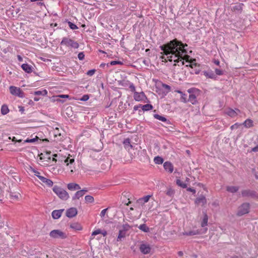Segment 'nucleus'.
Returning a JSON list of instances; mask_svg holds the SVG:
<instances>
[{"instance_id": "obj_1", "label": "nucleus", "mask_w": 258, "mask_h": 258, "mask_svg": "<svg viewBox=\"0 0 258 258\" xmlns=\"http://www.w3.org/2000/svg\"><path fill=\"white\" fill-rule=\"evenodd\" d=\"M187 46L186 43H182L181 41L175 38L169 42L160 46V49L163 51L162 54L168 55L169 60L171 61L173 57H180L183 54L187 53V51L185 48Z\"/></svg>"}, {"instance_id": "obj_2", "label": "nucleus", "mask_w": 258, "mask_h": 258, "mask_svg": "<svg viewBox=\"0 0 258 258\" xmlns=\"http://www.w3.org/2000/svg\"><path fill=\"white\" fill-rule=\"evenodd\" d=\"M53 192L62 200L66 201L69 198L67 191L62 188L55 185L52 188Z\"/></svg>"}, {"instance_id": "obj_3", "label": "nucleus", "mask_w": 258, "mask_h": 258, "mask_svg": "<svg viewBox=\"0 0 258 258\" xmlns=\"http://www.w3.org/2000/svg\"><path fill=\"white\" fill-rule=\"evenodd\" d=\"M60 44L73 48H78L79 47V44L77 41L68 37H63L60 42Z\"/></svg>"}, {"instance_id": "obj_4", "label": "nucleus", "mask_w": 258, "mask_h": 258, "mask_svg": "<svg viewBox=\"0 0 258 258\" xmlns=\"http://www.w3.org/2000/svg\"><path fill=\"white\" fill-rule=\"evenodd\" d=\"M249 204L248 203H244L238 207L236 215L240 217L248 214L249 212Z\"/></svg>"}, {"instance_id": "obj_5", "label": "nucleus", "mask_w": 258, "mask_h": 258, "mask_svg": "<svg viewBox=\"0 0 258 258\" xmlns=\"http://www.w3.org/2000/svg\"><path fill=\"white\" fill-rule=\"evenodd\" d=\"M49 236L53 238L62 239L66 238L67 237L66 233L58 229L52 230L49 233Z\"/></svg>"}, {"instance_id": "obj_6", "label": "nucleus", "mask_w": 258, "mask_h": 258, "mask_svg": "<svg viewBox=\"0 0 258 258\" xmlns=\"http://www.w3.org/2000/svg\"><path fill=\"white\" fill-rule=\"evenodd\" d=\"M9 89L10 93L13 95L18 96L21 98L25 97L24 93L20 88L11 86L10 87Z\"/></svg>"}, {"instance_id": "obj_7", "label": "nucleus", "mask_w": 258, "mask_h": 258, "mask_svg": "<svg viewBox=\"0 0 258 258\" xmlns=\"http://www.w3.org/2000/svg\"><path fill=\"white\" fill-rule=\"evenodd\" d=\"M241 195L243 197H251L252 198H257L258 195L254 190L250 189H245L241 191Z\"/></svg>"}, {"instance_id": "obj_8", "label": "nucleus", "mask_w": 258, "mask_h": 258, "mask_svg": "<svg viewBox=\"0 0 258 258\" xmlns=\"http://www.w3.org/2000/svg\"><path fill=\"white\" fill-rule=\"evenodd\" d=\"M139 249L143 254H147L150 252L151 247L149 244L142 243L139 247Z\"/></svg>"}, {"instance_id": "obj_9", "label": "nucleus", "mask_w": 258, "mask_h": 258, "mask_svg": "<svg viewBox=\"0 0 258 258\" xmlns=\"http://www.w3.org/2000/svg\"><path fill=\"white\" fill-rule=\"evenodd\" d=\"M134 98L137 101H143L144 99H147V97L143 92L138 93L135 92L134 93Z\"/></svg>"}, {"instance_id": "obj_10", "label": "nucleus", "mask_w": 258, "mask_h": 258, "mask_svg": "<svg viewBox=\"0 0 258 258\" xmlns=\"http://www.w3.org/2000/svg\"><path fill=\"white\" fill-rule=\"evenodd\" d=\"M78 213L77 210L76 208H71L66 211V216L68 218H73L77 215Z\"/></svg>"}, {"instance_id": "obj_11", "label": "nucleus", "mask_w": 258, "mask_h": 258, "mask_svg": "<svg viewBox=\"0 0 258 258\" xmlns=\"http://www.w3.org/2000/svg\"><path fill=\"white\" fill-rule=\"evenodd\" d=\"M36 176L43 183H45L48 186L51 187L53 185V182L51 180L47 179L42 176L36 174Z\"/></svg>"}, {"instance_id": "obj_12", "label": "nucleus", "mask_w": 258, "mask_h": 258, "mask_svg": "<svg viewBox=\"0 0 258 258\" xmlns=\"http://www.w3.org/2000/svg\"><path fill=\"white\" fill-rule=\"evenodd\" d=\"M153 116L155 118L165 122V124L167 125H169L171 124V122L163 116L160 115L158 114H154Z\"/></svg>"}, {"instance_id": "obj_13", "label": "nucleus", "mask_w": 258, "mask_h": 258, "mask_svg": "<svg viewBox=\"0 0 258 258\" xmlns=\"http://www.w3.org/2000/svg\"><path fill=\"white\" fill-rule=\"evenodd\" d=\"M64 209L55 210L52 211L51 213L52 217L54 219H58L60 217Z\"/></svg>"}, {"instance_id": "obj_14", "label": "nucleus", "mask_w": 258, "mask_h": 258, "mask_svg": "<svg viewBox=\"0 0 258 258\" xmlns=\"http://www.w3.org/2000/svg\"><path fill=\"white\" fill-rule=\"evenodd\" d=\"M196 204H202V206H204L207 203V200L206 197L201 195L199 197L197 198L195 201Z\"/></svg>"}, {"instance_id": "obj_15", "label": "nucleus", "mask_w": 258, "mask_h": 258, "mask_svg": "<svg viewBox=\"0 0 258 258\" xmlns=\"http://www.w3.org/2000/svg\"><path fill=\"white\" fill-rule=\"evenodd\" d=\"M164 169L169 173H172L173 171V166L170 162L166 161L163 164Z\"/></svg>"}, {"instance_id": "obj_16", "label": "nucleus", "mask_w": 258, "mask_h": 258, "mask_svg": "<svg viewBox=\"0 0 258 258\" xmlns=\"http://www.w3.org/2000/svg\"><path fill=\"white\" fill-rule=\"evenodd\" d=\"M203 74L207 78L212 79L214 80H216L217 78V76L214 73V72L212 70H210L208 71H204Z\"/></svg>"}, {"instance_id": "obj_17", "label": "nucleus", "mask_w": 258, "mask_h": 258, "mask_svg": "<svg viewBox=\"0 0 258 258\" xmlns=\"http://www.w3.org/2000/svg\"><path fill=\"white\" fill-rule=\"evenodd\" d=\"M99 234H102L104 236H105L107 235V231L105 230H101L100 229H97L92 232L91 239H93L94 238V236L97 235Z\"/></svg>"}, {"instance_id": "obj_18", "label": "nucleus", "mask_w": 258, "mask_h": 258, "mask_svg": "<svg viewBox=\"0 0 258 258\" xmlns=\"http://www.w3.org/2000/svg\"><path fill=\"white\" fill-rule=\"evenodd\" d=\"M236 111L240 112V110L238 109H235V110H233V109L229 108L226 111V114L231 117H234L237 115Z\"/></svg>"}, {"instance_id": "obj_19", "label": "nucleus", "mask_w": 258, "mask_h": 258, "mask_svg": "<svg viewBox=\"0 0 258 258\" xmlns=\"http://www.w3.org/2000/svg\"><path fill=\"white\" fill-rule=\"evenodd\" d=\"M67 187L69 190H79L81 189L80 186L78 184L75 183H70L68 184Z\"/></svg>"}, {"instance_id": "obj_20", "label": "nucleus", "mask_w": 258, "mask_h": 258, "mask_svg": "<svg viewBox=\"0 0 258 258\" xmlns=\"http://www.w3.org/2000/svg\"><path fill=\"white\" fill-rule=\"evenodd\" d=\"M243 6H244L243 4L239 3V4H237L236 5L233 6L231 8V10L232 11H234V12L237 11L239 13H241L242 11V8H243Z\"/></svg>"}, {"instance_id": "obj_21", "label": "nucleus", "mask_w": 258, "mask_h": 258, "mask_svg": "<svg viewBox=\"0 0 258 258\" xmlns=\"http://www.w3.org/2000/svg\"><path fill=\"white\" fill-rule=\"evenodd\" d=\"M21 68L25 72L27 73H30L33 71L32 66L27 63L23 64L21 66Z\"/></svg>"}, {"instance_id": "obj_22", "label": "nucleus", "mask_w": 258, "mask_h": 258, "mask_svg": "<svg viewBox=\"0 0 258 258\" xmlns=\"http://www.w3.org/2000/svg\"><path fill=\"white\" fill-rule=\"evenodd\" d=\"M200 234L199 230H190L188 232H184L180 234V235H186V236H192L198 235Z\"/></svg>"}, {"instance_id": "obj_23", "label": "nucleus", "mask_w": 258, "mask_h": 258, "mask_svg": "<svg viewBox=\"0 0 258 258\" xmlns=\"http://www.w3.org/2000/svg\"><path fill=\"white\" fill-rule=\"evenodd\" d=\"M126 231L120 229L119 230V233L117 238V241H122V239H123L126 235Z\"/></svg>"}, {"instance_id": "obj_24", "label": "nucleus", "mask_w": 258, "mask_h": 258, "mask_svg": "<svg viewBox=\"0 0 258 258\" xmlns=\"http://www.w3.org/2000/svg\"><path fill=\"white\" fill-rule=\"evenodd\" d=\"M242 125H243L246 128H250L253 126V122L252 120L250 119H247L244 121Z\"/></svg>"}, {"instance_id": "obj_25", "label": "nucleus", "mask_w": 258, "mask_h": 258, "mask_svg": "<svg viewBox=\"0 0 258 258\" xmlns=\"http://www.w3.org/2000/svg\"><path fill=\"white\" fill-rule=\"evenodd\" d=\"M239 189L238 186H228L226 187V190L227 191L231 193H235Z\"/></svg>"}, {"instance_id": "obj_26", "label": "nucleus", "mask_w": 258, "mask_h": 258, "mask_svg": "<svg viewBox=\"0 0 258 258\" xmlns=\"http://www.w3.org/2000/svg\"><path fill=\"white\" fill-rule=\"evenodd\" d=\"M8 106L6 104H3L1 107V112L2 114L6 115L9 112Z\"/></svg>"}, {"instance_id": "obj_27", "label": "nucleus", "mask_w": 258, "mask_h": 258, "mask_svg": "<svg viewBox=\"0 0 258 258\" xmlns=\"http://www.w3.org/2000/svg\"><path fill=\"white\" fill-rule=\"evenodd\" d=\"M187 101H189L192 104H196L197 103V97L195 94H190L189 95Z\"/></svg>"}, {"instance_id": "obj_28", "label": "nucleus", "mask_w": 258, "mask_h": 258, "mask_svg": "<svg viewBox=\"0 0 258 258\" xmlns=\"http://www.w3.org/2000/svg\"><path fill=\"white\" fill-rule=\"evenodd\" d=\"M208 216L206 213H204V217L201 222V227H204L208 224Z\"/></svg>"}, {"instance_id": "obj_29", "label": "nucleus", "mask_w": 258, "mask_h": 258, "mask_svg": "<svg viewBox=\"0 0 258 258\" xmlns=\"http://www.w3.org/2000/svg\"><path fill=\"white\" fill-rule=\"evenodd\" d=\"M70 227L71 228L76 230H80L82 229L81 225L78 223H72Z\"/></svg>"}, {"instance_id": "obj_30", "label": "nucleus", "mask_w": 258, "mask_h": 258, "mask_svg": "<svg viewBox=\"0 0 258 258\" xmlns=\"http://www.w3.org/2000/svg\"><path fill=\"white\" fill-rule=\"evenodd\" d=\"M33 94L35 95L46 96L47 94V91L46 90L44 89L41 91L39 90V91H35V92H34V93Z\"/></svg>"}, {"instance_id": "obj_31", "label": "nucleus", "mask_w": 258, "mask_h": 258, "mask_svg": "<svg viewBox=\"0 0 258 258\" xmlns=\"http://www.w3.org/2000/svg\"><path fill=\"white\" fill-rule=\"evenodd\" d=\"M154 161L156 164H161L163 163L164 160L163 158L158 156L154 158Z\"/></svg>"}, {"instance_id": "obj_32", "label": "nucleus", "mask_w": 258, "mask_h": 258, "mask_svg": "<svg viewBox=\"0 0 258 258\" xmlns=\"http://www.w3.org/2000/svg\"><path fill=\"white\" fill-rule=\"evenodd\" d=\"M139 228L145 232H148L150 231L149 228L145 224H141L139 226Z\"/></svg>"}, {"instance_id": "obj_33", "label": "nucleus", "mask_w": 258, "mask_h": 258, "mask_svg": "<svg viewBox=\"0 0 258 258\" xmlns=\"http://www.w3.org/2000/svg\"><path fill=\"white\" fill-rule=\"evenodd\" d=\"M153 108L152 105L150 104H146L142 106V110L144 111H147L152 110Z\"/></svg>"}, {"instance_id": "obj_34", "label": "nucleus", "mask_w": 258, "mask_h": 258, "mask_svg": "<svg viewBox=\"0 0 258 258\" xmlns=\"http://www.w3.org/2000/svg\"><path fill=\"white\" fill-rule=\"evenodd\" d=\"M151 197V196H150V195H147V196H146L142 198L139 199L138 201L141 203H143V204H144L149 201Z\"/></svg>"}, {"instance_id": "obj_35", "label": "nucleus", "mask_w": 258, "mask_h": 258, "mask_svg": "<svg viewBox=\"0 0 258 258\" xmlns=\"http://www.w3.org/2000/svg\"><path fill=\"white\" fill-rule=\"evenodd\" d=\"M176 184L183 188H187V184L184 182H183L182 181H181L180 179H177L176 180Z\"/></svg>"}, {"instance_id": "obj_36", "label": "nucleus", "mask_w": 258, "mask_h": 258, "mask_svg": "<svg viewBox=\"0 0 258 258\" xmlns=\"http://www.w3.org/2000/svg\"><path fill=\"white\" fill-rule=\"evenodd\" d=\"M84 196L81 191H78L76 192L75 195L73 196L72 199L73 200H75L76 199H79L80 197H82Z\"/></svg>"}, {"instance_id": "obj_37", "label": "nucleus", "mask_w": 258, "mask_h": 258, "mask_svg": "<svg viewBox=\"0 0 258 258\" xmlns=\"http://www.w3.org/2000/svg\"><path fill=\"white\" fill-rule=\"evenodd\" d=\"M85 200L86 203H92L94 201V198L92 196L87 195L85 197Z\"/></svg>"}, {"instance_id": "obj_38", "label": "nucleus", "mask_w": 258, "mask_h": 258, "mask_svg": "<svg viewBox=\"0 0 258 258\" xmlns=\"http://www.w3.org/2000/svg\"><path fill=\"white\" fill-rule=\"evenodd\" d=\"M165 193L167 196L170 197H173L175 192L174 190L172 189L171 188H169L167 189Z\"/></svg>"}, {"instance_id": "obj_39", "label": "nucleus", "mask_w": 258, "mask_h": 258, "mask_svg": "<svg viewBox=\"0 0 258 258\" xmlns=\"http://www.w3.org/2000/svg\"><path fill=\"white\" fill-rule=\"evenodd\" d=\"M123 143L125 147H126L128 146L131 147V148L133 147L132 145L131 144V140L129 138L125 139L124 140Z\"/></svg>"}, {"instance_id": "obj_40", "label": "nucleus", "mask_w": 258, "mask_h": 258, "mask_svg": "<svg viewBox=\"0 0 258 258\" xmlns=\"http://www.w3.org/2000/svg\"><path fill=\"white\" fill-rule=\"evenodd\" d=\"M67 22H68V24L70 28L71 29L76 30V29H78V27H77V26L76 25H75V24H74L73 23H72L70 21H67Z\"/></svg>"}, {"instance_id": "obj_41", "label": "nucleus", "mask_w": 258, "mask_h": 258, "mask_svg": "<svg viewBox=\"0 0 258 258\" xmlns=\"http://www.w3.org/2000/svg\"><path fill=\"white\" fill-rule=\"evenodd\" d=\"M131 227H132L129 224L126 223L125 224H123L120 229L126 232L128 230H129V229L131 228Z\"/></svg>"}, {"instance_id": "obj_42", "label": "nucleus", "mask_w": 258, "mask_h": 258, "mask_svg": "<svg viewBox=\"0 0 258 258\" xmlns=\"http://www.w3.org/2000/svg\"><path fill=\"white\" fill-rule=\"evenodd\" d=\"M162 86L163 89L166 90V93H168L170 91L171 87L169 85L165 84H162Z\"/></svg>"}, {"instance_id": "obj_43", "label": "nucleus", "mask_w": 258, "mask_h": 258, "mask_svg": "<svg viewBox=\"0 0 258 258\" xmlns=\"http://www.w3.org/2000/svg\"><path fill=\"white\" fill-rule=\"evenodd\" d=\"M38 137H36V138H33V139H27L26 140H25L24 141V143H34L35 142V141H37L38 140Z\"/></svg>"}, {"instance_id": "obj_44", "label": "nucleus", "mask_w": 258, "mask_h": 258, "mask_svg": "<svg viewBox=\"0 0 258 258\" xmlns=\"http://www.w3.org/2000/svg\"><path fill=\"white\" fill-rule=\"evenodd\" d=\"M242 125L241 123H235V124L232 125L230 127L231 130H235L238 128L240 126Z\"/></svg>"}, {"instance_id": "obj_45", "label": "nucleus", "mask_w": 258, "mask_h": 258, "mask_svg": "<svg viewBox=\"0 0 258 258\" xmlns=\"http://www.w3.org/2000/svg\"><path fill=\"white\" fill-rule=\"evenodd\" d=\"M180 100L182 102L184 103H186L187 102V95L183 93L182 95H181Z\"/></svg>"}, {"instance_id": "obj_46", "label": "nucleus", "mask_w": 258, "mask_h": 258, "mask_svg": "<svg viewBox=\"0 0 258 258\" xmlns=\"http://www.w3.org/2000/svg\"><path fill=\"white\" fill-rule=\"evenodd\" d=\"M215 72L216 73V75H222L224 74V71L221 69H215Z\"/></svg>"}, {"instance_id": "obj_47", "label": "nucleus", "mask_w": 258, "mask_h": 258, "mask_svg": "<svg viewBox=\"0 0 258 258\" xmlns=\"http://www.w3.org/2000/svg\"><path fill=\"white\" fill-rule=\"evenodd\" d=\"M95 72H96V70L95 69H92V70H89L87 72V75L89 76H93Z\"/></svg>"}, {"instance_id": "obj_48", "label": "nucleus", "mask_w": 258, "mask_h": 258, "mask_svg": "<svg viewBox=\"0 0 258 258\" xmlns=\"http://www.w3.org/2000/svg\"><path fill=\"white\" fill-rule=\"evenodd\" d=\"M110 64L112 66H114V65H116V64H122V62L120 61L113 60V61H111L110 62Z\"/></svg>"}, {"instance_id": "obj_49", "label": "nucleus", "mask_w": 258, "mask_h": 258, "mask_svg": "<svg viewBox=\"0 0 258 258\" xmlns=\"http://www.w3.org/2000/svg\"><path fill=\"white\" fill-rule=\"evenodd\" d=\"M197 66H198L199 67L200 66V64L196 63V62H195V63H191L190 64H186L185 65V67H190L191 68H194V67H197Z\"/></svg>"}, {"instance_id": "obj_50", "label": "nucleus", "mask_w": 258, "mask_h": 258, "mask_svg": "<svg viewBox=\"0 0 258 258\" xmlns=\"http://www.w3.org/2000/svg\"><path fill=\"white\" fill-rule=\"evenodd\" d=\"M78 58L80 60H83L84 59V57H85V55L84 54V52H80L78 54Z\"/></svg>"}, {"instance_id": "obj_51", "label": "nucleus", "mask_w": 258, "mask_h": 258, "mask_svg": "<svg viewBox=\"0 0 258 258\" xmlns=\"http://www.w3.org/2000/svg\"><path fill=\"white\" fill-rule=\"evenodd\" d=\"M190 56L187 55V53L183 54L182 60H185L186 62L189 61V58Z\"/></svg>"}, {"instance_id": "obj_52", "label": "nucleus", "mask_w": 258, "mask_h": 258, "mask_svg": "<svg viewBox=\"0 0 258 258\" xmlns=\"http://www.w3.org/2000/svg\"><path fill=\"white\" fill-rule=\"evenodd\" d=\"M129 88L130 89H131V91L134 93H135V92H136V88L134 86V85L133 84V83H130V86H129Z\"/></svg>"}, {"instance_id": "obj_53", "label": "nucleus", "mask_w": 258, "mask_h": 258, "mask_svg": "<svg viewBox=\"0 0 258 258\" xmlns=\"http://www.w3.org/2000/svg\"><path fill=\"white\" fill-rule=\"evenodd\" d=\"M186 188V190L187 191L191 192L193 195H195L196 194V189L195 188H194L187 187Z\"/></svg>"}, {"instance_id": "obj_54", "label": "nucleus", "mask_w": 258, "mask_h": 258, "mask_svg": "<svg viewBox=\"0 0 258 258\" xmlns=\"http://www.w3.org/2000/svg\"><path fill=\"white\" fill-rule=\"evenodd\" d=\"M89 98V97L88 95H84L82 96V97L80 99L81 101H87Z\"/></svg>"}, {"instance_id": "obj_55", "label": "nucleus", "mask_w": 258, "mask_h": 258, "mask_svg": "<svg viewBox=\"0 0 258 258\" xmlns=\"http://www.w3.org/2000/svg\"><path fill=\"white\" fill-rule=\"evenodd\" d=\"M130 82L128 81H123L122 82H120V84L121 85L123 86H127L128 84H130Z\"/></svg>"}, {"instance_id": "obj_56", "label": "nucleus", "mask_w": 258, "mask_h": 258, "mask_svg": "<svg viewBox=\"0 0 258 258\" xmlns=\"http://www.w3.org/2000/svg\"><path fill=\"white\" fill-rule=\"evenodd\" d=\"M174 58H176V59H174V61L175 62H179L180 61H181L183 59V55H182L181 56V58L180 57H173Z\"/></svg>"}, {"instance_id": "obj_57", "label": "nucleus", "mask_w": 258, "mask_h": 258, "mask_svg": "<svg viewBox=\"0 0 258 258\" xmlns=\"http://www.w3.org/2000/svg\"><path fill=\"white\" fill-rule=\"evenodd\" d=\"M107 210V209H105L101 211L100 214V216L101 217H103L104 216Z\"/></svg>"}, {"instance_id": "obj_58", "label": "nucleus", "mask_w": 258, "mask_h": 258, "mask_svg": "<svg viewBox=\"0 0 258 258\" xmlns=\"http://www.w3.org/2000/svg\"><path fill=\"white\" fill-rule=\"evenodd\" d=\"M45 158H47L48 159H51V157H45V156L42 154L41 153L40 155V159H44Z\"/></svg>"}, {"instance_id": "obj_59", "label": "nucleus", "mask_w": 258, "mask_h": 258, "mask_svg": "<svg viewBox=\"0 0 258 258\" xmlns=\"http://www.w3.org/2000/svg\"><path fill=\"white\" fill-rule=\"evenodd\" d=\"M31 168L32 171L34 173L35 175H36V174L40 175V172H38V171L36 170L35 169L32 168V167H31Z\"/></svg>"}, {"instance_id": "obj_60", "label": "nucleus", "mask_w": 258, "mask_h": 258, "mask_svg": "<svg viewBox=\"0 0 258 258\" xmlns=\"http://www.w3.org/2000/svg\"><path fill=\"white\" fill-rule=\"evenodd\" d=\"M58 97H60V98H68L69 97V95H59L58 96Z\"/></svg>"}, {"instance_id": "obj_61", "label": "nucleus", "mask_w": 258, "mask_h": 258, "mask_svg": "<svg viewBox=\"0 0 258 258\" xmlns=\"http://www.w3.org/2000/svg\"><path fill=\"white\" fill-rule=\"evenodd\" d=\"M251 151L252 152H257L258 151V145L252 148Z\"/></svg>"}, {"instance_id": "obj_62", "label": "nucleus", "mask_w": 258, "mask_h": 258, "mask_svg": "<svg viewBox=\"0 0 258 258\" xmlns=\"http://www.w3.org/2000/svg\"><path fill=\"white\" fill-rule=\"evenodd\" d=\"M214 63L215 64H216V65L219 66V64H220V61H219V60H218V59H214Z\"/></svg>"}, {"instance_id": "obj_63", "label": "nucleus", "mask_w": 258, "mask_h": 258, "mask_svg": "<svg viewBox=\"0 0 258 258\" xmlns=\"http://www.w3.org/2000/svg\"><path fill=\"white\" fill-rule=\"evenodd\" d=\"M19 111L21 112V113H23L24 111V108L22 106L19 107Z\"/></svg>"}, {"instance_id": "obj_64", "label": "nucleus", "mask_w": 258, "mask_h": 258, "mask_svg": "<svg viewBox=\"0 0 258 258\" xmlns=\"http://www.w3.org/2000/svg\"><path fill=\"white\" fill-rule=\"evenodd\" d=\"M80 191H81L82 192V194L84 195L85 193L88 191V190L84 188L82 190H80Z\"/></svg>"}]
</instances>
